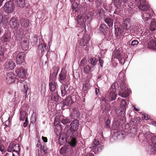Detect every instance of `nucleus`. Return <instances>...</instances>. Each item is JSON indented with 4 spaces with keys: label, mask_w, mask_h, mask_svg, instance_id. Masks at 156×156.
<instances>
[{
    "label": "nucleus",
    "mask_w": 156,
    "mask_h": 156,
    "mask_svg": "<svg viewBox=\"0 0 156 156\" xmlns=\"http://www.w3.org/2000/svg\"><path fill=\"white\" fill-rule=\"evenodd\" d=\"M20 114V121H23L25 118L27 116L28 114L26 111L24 110H21Z\"/></svg>",
    "instance_id": "nucleus-37"
},
{
    "label": "nucleus",
    "mask_w": 156,
    "mask_h": 156,
    "mask_svg": "<svg viewBox=\"0 0 156 156\" xmlns=\"http://www.w3.org/2000/svg\"><path fill=\"white\" fill-rule=\"evenodd\" d=\"M90 40L89 36L87 34H83L82 38L78 41V43L81 46L84 47L88 44Z\"/></svg>",
    "instance_id": "nucleus-13"
},
{
    "label": "nucleus",
    "mask_w": 156,
    "mask_h": 156,
    "mask_svg": "<svg viewBox=\"0 0 156 156\" xmlns=\"http://www.w3.org/2000/svg\"><path fill=\"white\" fill-rule=\"evenodd\" d=\"M111 121L109 119H108L105 122V125L104 126V128L107 129H109L110 128V125Z\"/></svg>",
    "instance_id": "nucleus-57"
},
{
    "label": "nucleus",
    "mask_w": 156,
    "mask_h": 156,
    "mask_svg": "<svg viewBox=\"0 0 156 156\" xmlns=\"http://www.w3.org/2000/svg\"><path fill=\"white\" fill-rule=\"evenodd\" d=\"M126 111V110L120 108L116 111V114L119 116L124 117V116L125 115Z\"/></svg>",
    "instance_id": "nucleus-38"
},
{
    "label": "nucleus",
    "mask_w": 156,
    "mask_h": 156,
    "mask_svg": "<svg viewBox=\"0 0 156 156\" xmlns=\"http://www.w3.org/2000/svg\"><path fill=\"white\" fill-rule=\"evenodd\" d=\"M138 7L139 9L144 12L142 13V16L144 21L145 23L149 24L151 21V16L153 15L154 13L152 9L149 5L146 4V2L142 3Z\"/></svg>",
    "instance_id": "nucleus-3"
},
{
    "label": "nucleus",
    "mask_w": 156,
    "mask_h": 156,
    "mask_svg": "<svg viewBox=\"0 0 156 156\" xmlns=\"http://www.w3.org/2000/svg\"><path fill=\"white\" fill-rule=\"evenodd\" d=\"M123 55H122L121 53L119 50H117L116 51L114 52V58H115L117 59L119 57H120Z\"/></svg>",
    "instance_id": "nucleus-49"
},
{
    "label": "nucleus",
    "mask_w": 156,
    "mask_h": 156,
    "mask_svg": "<svg viewBox=\"0 0 156 156\" xmlns=\"http://www.w3.org/2000/svg\"><path fill=\"white\" fill-rule=\"evenodd\" d=\"M103 20L105 23L107 24L109 27L113 26V19L111 17L109 16L105 17V18H103Z\"/></svg>",
    "instance_id": "nucleus-28"
},
{
    "label": "nucleus",
    "mask_w": 156,
    "mask_h": 156,
    "mask_svg": "<svg viewBox=\"0 0 156 156\" xmlns=\"http://www.w3.org/2000/svg\"><path fill=\"white\" fill-rule=\"evenodd\" d=\"M62 101L60 102L61 105V108L62 110L68 108L70 106L74 103L71 95H69L65 98H62Z\"/></svg>",
    "instance_id": "nucleus-8"
},
{
    "label": "nucleus",
    "mask_w": 156,
    "mask_h": 156,
    "mask_svg": "<svg viewBox=\"0 0 156 156\" xmlns=\"http://www.w3.org/2000/svg\"><path fill=\"white\" fill-rule=\"evenodd\" d=\"M110 91L109 94L108 99L109 101H111L115 100L116 98L117 94H118V93L113 91L112 88V85L110 89Z\"/></svg>",
    "instance_id": "nucleus-21"
},
{
    "label": "nucleus",
    "mask_w": 156,
    "mask_h": 156,
    "mask_svg": "<svg viewBox=\"0 0 156 156\" xmlns=\"http://www.w3.org/2000/svg\"><path fill=\"white\" fill-rule=\"evenodd\" d=\"M100 143L98 140L94 139L93 143L91 145V148L93 150L94 153L96 154L101 151L103 145L102 144L100 145Z\"/></svg>",
    "instance_id": "nucleus-11"
},
{
    "label": "nucleus",
    "mask_w": 156,
    "mask_h": 156,
    "mask_svg": "<svg viewBox=\"0 0 156 156\" xmlns=\"http://www.w3.org/2000/svg\"><path fill=\"white\" fill-rule=\"evenodd\" d=\"M59 70V68L58 66H54L51 69V73L58 74Z\"/></svg>",
    "instance_id": "nucleus-50"
},
{
    "label": "nucleus",
    "mask_w": 156,
    "mask_h": 156,
    "mask_svg": "<svg viewBox=\"0 0 156 156\" xmlns=\"http://www.w3.org/2000/svg\"><path fill=\"white\" fill-rule=\"evenodd\" d=\"M150 28L151 31H154L156 29V20H152L151 17L150 23Z\"/></svg>",
    "instance_id": "nucleus-30"
},
{
    "label": "nucleus",
    "mask_w": 156,
    "mask_h": 156,
    "mask_svg": "<svg viewBox=\"0 0 156 156\" xmlns=\"http://www.w3.org/2000/svg\"><path fill=\"white\" fill-rule=\"evenodd\" d=\"M33 43L36 44H37L38 39V36L37 34H35L33 37Z\"/></svg>",
    "instance_id": "nucleus-59"
},
{
    "label": "nucleus",
    "mask_w": 156,
    "mask_h": 156,
    "mask_svg": "<svg viewBox=\"0 0 156 156\" xmlns=\"http://www.w3.org/2000/svg\"><path fill=\"white\" fill-rule=\"evenodd\" d=\"M152 144H149L147 147V151L150 154L156 153V136H152L151 138Z\"/></svg>",
    "instance_id": "nucleus-9"
},
{
    "label": "nucleus",
    "mask_w": 156,
    "mask_h": 156,
    "mask_svg": "<svg viewBox=\"0 0 156 156\" xmlns=\"http://www.w3.org/2000/svg\"><path fill=\"white\" fill-rule=\"evenodd\" d=\"M115 34L116 36H119L122 35V31L117 25L114 24Z\"/></svg>",
    "instance_id": "nucleus-32"
},
{
    "label": "nucleus",
    "mask_w": 156,
    "mask_h": 156,
    "mask_svg": "<svg viewBox=\"0 0 156 156\" xmlns=\"http://www.w3.org/2000/svg\"><path fill=\"white\" fill-rule=\"evenodd\" d=\"M99 30L100 34L104 35L105 38L107 36L106 34L108 32V27L104 23L101 24L99 27Z\"/></svg>",
    "instance_id": "nucleus-17"
},
{
    "label": "nucleus",
    "mask_w": 156,
    "mask_h": 156,
    "mask_svg": "<svg viewBox=\"0 0 156 156\" xmlns=\"http://www.w3.org/2000/svg\"><path fill=\"white\" fill-rule=\"evenodd\" d=\"M67 77V72L64 68H62L59 73L58 77V80L61 83H63L66 81Z\"/></svg>",
    "instance_id": "nucleus-16"
},
{
    "label": "nucleus",
    "mask_w": 156,
    "mask_h": 156,
    "mask_svg": "<svg viewBox=\"0 0 156 156\" xmlns=\"http://www.w3.org/2000/svg\"><path fill=\"white\" fill-rule=\"evenodd\" d=\"M21 47L23 51H27L29 48V43L27 42V41L24 40L21 44Z\"/></svg>",
    "instance_id": "nucleus-34"
},
{
    "label": "nucleus",
    "mask_w": 156,
    "mask_h": 156,
    "mask_svg": "<svg viewBox=\"0 0 156 156\" xmlns=\"http://www.w3.org/2000/svg\"><path fill=\"white\" fill-rule=\"evenodd\" d=\"M15 6L13 2L7 1L3 6V10L7 14L13 13L15 9Z\"/></svg>",
    "instance_id": "nucleus-7"
},
{
    "label": "nucleus",
    "mask_w": 156,
    "mask_h": 156,
    "mask_svg": "<svg viewBox=\"0 0 156 156\" xmlns=\"http://www.w3.org/2000/svg\"><path fill=\"white\" fill-rule=\"evenodd\" d=\"M91 69V68L90 66L88 65L85 66L83 69V72L85 74H88L90 71Z\"/></svg>",
    "instance_id": "nucleus-53"
},
{
    "label": "nucleus",
    "mask_w": 156,
    "mask_h": 156,
    "mask_svg": "<svg viewBox=\"0 0 156 156\" xmlns=\"http://www.w3.org/2000/svg\"><path fill=\"white\" fill-rule=\"evenodd\" d=\"M17 19L14 17L11 18L9 23L12 28L17 29L20 27V25Z\"/></svg>",
    "instance_id": "nucleus-18"
},
{
    "label": "nucleus",
    "mask_w": 156,
    "mask_h": 156,
    "mask_svg": "<svg viewBox=\"0 0 156 156\" xmlns=\"http://www.w3.org/2000/svg\"><path fill=\"white\" fill-rule=\"evenodd\" d=\"M122 2L121 0H115L113 2V5L115 8L114 13L117 15H119V13L122 10Z\"/></svg>",
    "instance_id": "nucleus-14"
},
{
    "label": "nucleus",
    "mask_w": 156,
    "mask_h": 156,
    "mask_svg": "<svg viewBox=\"0 0 156 156\" xmlns=\"http://www.w3.org/2000/svg\"><path fill=\"white\" fill-rule=\"evenodd\" d=\"M123 121L119 120H115L113 124V126L115 129H118L122 127L123 124Z\"/></svg>",
    "instance_id": "nucleus-27"
},
{
    "label": "nucleus",
    "mask_w": 156,
    "mask_h": 156,
    "mask_svg": "<svg viewBox=\"0 0 156 156\" xmlns=\"http://www.w3.org/2000/svg\"><path fill=\"white\" fill-rule=\"evenodd\" d=\"M5 147L3 144L0 145V151L2 152V154H4L5 153Z\"/></svg>",
    "instance_id": "nucleus-64"
},
{
    "label": "nucleus",
    "mask_w": 156,
    "mask_h": 156,
    "mask_svg": "<svg viewBox=\"0 0 156 156\" xmlns=\"http://www.w3.org/2000/svg\"><path fill=\"white\" fill-rule=\"evenodd\" d=\"M9 40V34L7 33H5L1 37V41L2 43L8 42Z\"/></svg>",
    "instance_id": "nucleus-35"
},
{
    "label": "nucleus",
    "mask_w": 156,
    "mask_h": 156,
    "mask_svg": "<svg viewBox=\"0 0 156 156\" xmlns=\"http://www.w3.org/2000/svg\"><path fill=\"white\" fill-rule=\"evenodd\" d=\"M94 13L91 11L87 13L85 16V20L86 21L87 20L89 21H91L93 19Z\"/></svg>",
    "instance_id": "nucleus-29"
},
{
    "label": "nucleus",
    "mask_w": 156,
    "mask_h": 156,
    "mask_svg": "<svg viewBox=\"0 0 156 156\" xmlns=\"http://www.w3.org/2000/svg\"><path fill=\"white\" fill-rule=\"evenodd\" d=\"M58 74L51 73V70L50 72L49 80L50 81H55L57 79Z\"/></svg>",
    "instance_id": "nucleus-42"
},
{
    "label": "nucleus",
    "mask_w": 156,
    "mask_h": 156,
    "mask_svg": "<svg viewBox=\"0 0 156 156\" xmlns=\"http://www.w3.org/2000/svg\"><path fill=\"white\" fill-rule=\"evenodd\" d=\"M61 123L64 125H66L71 122L70 118L69 117H64L61 118Z\"/></svg>",
    "instance_id": "nucleus-39"
},
{
    "label": "nucleus",
    "mask_w": 156,
    "mask_h": 156,
    "mask_svg": "<svg viewBox=\"0 0 156 156\" xmlns=\"http://www.w3.org/2000/svg\"><path fill=\"white\" fill-rule=\"evenodd\" d=\"M36 115V113L35 114V115L34 114V113H33L31 115L30 118V125L29 126V127H30V124L31 123H33L35 122L36 121V117L35 116Z\"/></svg>",
    "instance_id": "nucleus-56"
},
{
    "label": "nucleus",
    "mask_w": 156,
    "mask_h": 156,
    "mask_svg": "<svg viewBox=\"0 0 156 156\" xmlns=\"http://www.w3.org/2000/svg\"><path fill=\"white\" fill-rule=\"evenodd\" d=\"M60 88L62 96L63 97L67 93V91H66V87L61 86Z\"/></svg>",
    "instance_id": "nucleus-48"
},
{
    "label": "nucleus",
    "mask_w": 156,
    "mask_h": 156,
    "mask_svg": "<svg viewBox=\"0 0 156 156\" xmlns=\"http://www.w3.org/2000/svg\"><path fill=\"white\" fill-rule=\"evenodd\" d=\"M72 115H73V119H76L78 118L80 116V113L79 112L77 111H75L72 113Z\"/></svg>",
    "instance_id": "nucleus-58"
},
{
    "label": "nucleus",
    "mask_w": 156,
    "mask_h": 156,
    "mask_svg": "<svg viewBox=\"0 0 156 156\" xmlns=\"http://www.w3.org/2000/svg\"><path fill=\"white\" fill-rule=\"evenodd\" d=\"M79 123V121L77 119L71 121L70 125L67 127L68 129L66 132L67 136L72 137L73 138L77 136Z\"/></svg>",
    "instance_id": "nucleus-4"
},
{
    "label": "nucleus",
    "mask_w": 156,
    "mask_h": 156,
    "mask_svg": "<svg viewBox=\"0 0 156 156\" xmlns=\"http://www.w3.org/2000/svg\"><path fill=\"white\" fill-rule=\"evenodd\" d=\"M88 62L92 66V67L96 65L98 61L97 59L94 57H91L90 56L88 57Z\"/></svg>",
    "instance_id": "nucleus-33"
},
{
    "label": "nucleus",
    "mask_w": 156,
    "mask_h": 156,
    "mask_svg": "<svg viewBox=\"0 0 156 156\" xmlns=\"http://www.w3.org/2000/svg\"><path fill=\"white\" fill-rule=\"evenodd\" d=\"M130 20L129 18H126L123 20L122 21V27L123 29L125 30V32H129V28L128 26L129 24Z\"/></svg>",
    "instance_id": "nucleus-19"
},
{
    "label": "nucleus",
    "mask_w": 156,
    "mask_h": 156,
    "mask_svg": "<svg viewBox=\"0 0 156 156\" xmlns=\"http://www.w3.org/2000/svg\"><path fill=\"white\" fill-rule=\"evenodd\" d=\"M78 24L80 25L82 31H84V32L86 31V26L84 21V18L83 16L81 15H77L76 19Z\"/></svg>",
    "instance_id": "nucleus-12"
},
{
    "label": "nucleus",
    "mask_w": 156,
    "mask_h": 156,
    "mask_svg": "<svg viewBox=\"0 0 156 156\" xmlns=\"http://www.w3.org/2000/svg\"><path fill=\"white\" fill-rule=\"evenodd\" d=\"M16 66L15 62L13 61H11L6 63L5 68L7 70H12L14 69Z\"/></svg>",
    "instance_id": "nucleus-25"
},
{
    "label": "nucleus",
    "mask_w": 156,
    "mask_h": 156,
    "mask_svg": "<svg viewBox=\"0 0 156 156\" xmlns=\"http://www.w3.org/2000/svg\"><path fill=\"white\" fill-rule=\"evenodd\" d=\"M145 2H146V0H136V4L138 6V7L142 3Z\"/></svg>",
    "instance_id": "nucleus-62"
},
{
    "label": "nucleus",
    "mask_w": 156,
    "mask_h": 156,
    "mask_svg": "<svg viewBox=\"0 0 156 156\" xmlns=\"http://www.w3.org/2000/svg\"><path fill=\"white\" fill-rule=\"evenodd\" d=\"M101 0H96L95 4L97 8L100 7L101 4Z\"/></svg>",
    "instance_id": "nucleus-60"
},
{
    "label": "nucleus",
    "mask_w": 156,
    "mask_h": 156,
    "mask_svg": "<svg viewBox=\"0 0 156 156\" xmlns=\"http://www.w3.org/2000/svg\"><path fill=\"white\" fill-rule=\"evenodd\" d=\"M49 90L50 92H49L52 93L55 92L56 90V89L57 87L58 86L57 83L55 81H51L49 83Z\"/></svg>",
    "instance_id": "nucleus-24"
},
{
    "label": "nucleus",
    "mask_w": 156,
    "mask_h": 156,
    "mask_svg": "<svg viewBox=\"0 0 156 156\" xmlns=\"http://www.w3.org/2000/svg\"><path fill=\"white\" fill-rule=\"evenodd\" d=\"M14 143L15 141H12L10 143L7 149V151L8 152H11L12 151V150L15 145Z\"/></svg>",
    "instance_id": "nucleus-47"
},
{
    "label": "nucleus",
    "mask_w": 156,
    "mask_h": 156,
    "mask_svg": "<svg viewBox=\"0 0 156 156\" xmlns=\"http://www.w3.org/2000/svg\"><path fill=\"white\" fill-rule=\"evenodd\" d=\"M39 145L40 146L41 151H41H42L44 154L49 153V151L48 150V148L46 146L45 143H43L42 144H39Z\"/></svg>",
    "instance_id": "nucleus-31"
},
{
    "label": "nucleus",
    "mask_w": 156,
    "mask_h": 156,
    "mask_svg": "<svg viewBox=\"0 0 156 156\" xmlns=\"http://www.w3.org/2000/svg\"><path fill=\"white\" fill-rule=\"evenodd\" d=\"M52 55L53 56H55V53L53 51H50L49 50H48L47 51V54L45 55V56L47 58V60H49V58H50V57Z\"/></svg>",
    "instance_id": "nucleus-52"
},
{
    "label": "nucleus",
    "mask_w": 156,
    "mask_h": 156,
    "mask_svg": "<svg viewBox=\"0 0 156 156\" xmlns=\"http://www.w3.org/2000/svg\"><path fill=\"white\" fill-rule=\"evenodd\" d=\"M140 119L136 117L132 119L129 122L130 129H129L130 133L135 134L137 132L138 129V123L140 122Z\"/></svg>",
    "instance_id": "nucleus-6"
},
{
    "label": "nucleus",
    "mask_w": 156,
    "mask_h": 156,
    "mask_svg": "<svg viewBox=\"0 0 156 156\" xmlns=\"http://www.w3.org/2000/svg\"><path fill=\"white\" fill-rule=\"evenodd\" d=\"M46 45L45 44L41 43L39 45L38 47H41V48H40L41 49V55L43 56L44 55V52L47 50L46 48Z\"/></svg>",
    "instance_id": "nucleus-40"
},
{
    "label": "nucleus",
    "mask_w": 156,
    "mask_h": 156,
    "mask_svg": "<svg viewBox=\"0 0 156 156\" xmlns=\"http://www.w3.org/2000/svg\"><path fill=\"white\" fill-rule=\"evenodd\" d=\"M128 57H124V55H122L120 57H119L117 59H118L119 62L122 65H123L124 63L125 62Z\"/></svg>",
    "instance_id": "nucleus-44"
},
{
    "label": "nucleus",
    "mask_w": 156,
    "mask_h": 156,
    "mask_svg": "<svg viewBox=\"0 0 156 156\" xmlns=\"http://www.w3.org/2000/svg\"><path fill=\"white\" fill-rule=\"evenodd\" d=\"M90 86L89 84L88 83H85L83 85L82 90L84 92V96L86 95V93L87 92V90Z\"/></svg>",
    "instance_id": "nucleus-45"
},
{
    "label": "nucleus",
    "mask_w": 156,
    "mask_h": 156,
    "mask_svg": "<svg viewBox=\"0 0 156 156\" xmlns=\"http://www.w3.org/2000/svg\"><path fill=\"white\" fill-rule=\"evenodd\" d=\"M120 80L119 84L115 82L112 85L113 91L118 93V95L123 98L128 97L131 92V90L128 85L125 83V75L123 73H120L118 77Z\"/></svg>",
    "instance_id": "nucleus-2"
},
{
    "label": "nucleus",
    "mask_w": 156,
    "mask_h": 156,
    "mask_svg": "<svg viewBox=\"0 0 156 156\" xmlns=\"http://www.w3.org/2000/svg\"><path fill=\"white\" fill-rule=\"evenodd\" d=\"M30 92V90L28 88L27 84L25 83L23 84V88L22 89V93L25 95V97L27 98Z\"/></svg>",
    "instance_id": "nucleus-26"
},
{
    "label": "nucleus",
    "mask_w": 156,
    "mask_h": 156,
    "mask_svg": "<svg viewBox=\"0 0 156 156\" xmlns=\"http://www.w3.org/2000/svg\"><path fill=\"white\" fill-rule=\"evenodd\" d=\"M101 110L103 113L107 115L110 111V109L108 106L104 105L101 106Z\"/></svg>",
    "instance_id": "nucleus-36"
},
{
    "label": "nucleus",
    "mask_w": 156,
    "mask_h": 156,
    "mask_svg": "<svg viewBox=\"0 0 156 156\" xmlns=\"http://www.w3.org/2000/svg\"><path fill=\"white\" fill-rule=\"evenodd\" d=\"M127 103L124 99L121 100L120 103V108L126 110Z\"/></svg>",
    "instance_id": "nucleus-46"
},
{
    "label": "nucleus",
    "mask_w": 156,
    "mask_h": 156,
    "mask_svg": "<svg viewBox=\"0 0 156 156\" xmlns=\"http://www.w3.org/2000/svg\"><path fill=\"white\" fill-rule=\"evenodd\" d=\"M79 10L80 11V14L79 15H81L83 16L84 15L86 14L87 12V9L84 6H81L79 9Z\"/></svg>",
    "instance_id": "nucleus-41"
},
{
    "label": "nucleus",
    "mask_w": 156,
    "mask_h": 156,
    "mask_svg": "<svg viewBox=\"0 0 156 156\" xmlns=\"http://www.w3.org/2000/svg\"><path fill=\"white\" fill-rule=\"evenodd\" d=\"M16 76L12 72H9L7 73L6 78L7 83L9 84L14 83L16 82Z\"/></svg>",
    "instance_id": "nucleus-15"
},
{
    "label": "nucleus",
    "mask_w": 156,
    "mask_h": 156,
    "mask_svg": "<svg viewBox=\"0 0 156 156\" xmlns=\"http://www.w3.org/2000/svg\"><path fill=\"white\" fill-rule=\"evenodd\" d=\"M16 2L17 6L23 8H27L28 5L27 0H16Z\"/></svg>",
    "instance_id": "nucleus-23"
},
{
    "label": "nucleus",
    "mask_w": 156,
    "mask_h": 156,
    "mask_svg": "<svg viewBox=\"0 0 156 156\" xmlns=\"http://www.w3.org/2000/svg\"><path fill=\"white\" fill-rule=\"evenodd\" d=\"M54 125L57 127L60 125V118L58 116H56L54 120Z\"/></svg>",
    "instance_id": "nucleus-54"
},
{
    "label": "nucleus",
    "mask_w": 156,
    "mask_h": 156,
    "mask_svg": "<svg viewBox=\"0 0 156 156\" xmlns=\"http://www.w3.org/2000/svg\"><path fill=\"white\" fill-rule=\"evenodd\" d=\"M51 100L54 102H58L59 101V99L61 100L62 98L60 97L58 93V91H55V92L51 93L49 92Z\"/></svg>",
    "instance_id": "nucleus-20"
},
{
    "label": "nucleus",
    "mask_w": 156,
    "mask_h": 156,
    "mask_svg": "<svg viewBox=\"0 0 156 156\" xmlns=\"http://www.w3.org/2000/svg\"><path fill=\"white\" fill-rule=\"evenodd\" d=\"M138 43L139 42L136 39H134L131 41V45L133 47H136L137 46Z\"/></svg>",
    "instance_id": "nucleus-63"
},
{
    "label": "nucleus",
    "mask_w": 156,
    "mask_h": 156,
    "mask_svg": "<svg viewBox=\"0 0 156 156\" xmlns=\"http://www.w3.org/2000/svg\"><path fill=\"white\" fill-rule=\"evenodd\" d=\"M66 133H60L58 140L66 142L64 147H62L59 150L61 154H64V156H71L73 151L75 149L77 144L76 141L73 139L72 137L69 136Z\"/></svg>",
    "instance_id": "nucleus-1"
},
{
    "label": "nucleus",
    "mask_w": 156,
    "mask_h": 156,
    "mask_svg": "<svg viewBox=\"0 0 156 156\" xmlns=\"http://www.w3.org/2000/svg\"><path fill=\"white\" fill-rule=\"evenodd\" d=\"M6 49L4 47L1 46L0 47V56L1 57L4 55Z\"/></svg>",
    "instance_id": "nucleus-55"
},
{
    "label": "nucleus",
    "mask_w": 156,
    "mask_h": 156,
    "mask_svg": "<svg viewBox=\"0 0 156 156\" xmlns=\"http://www.w3.org/2000/svg\"><path fill=\"white\" fill-rule=\"evenodd\" d=\"M15 73L16 74V76L20 78V79H22V81H24L26 77L27 73V69L23 67L19 68H16L15 69Z\"/></svg>",
    "instance_id": "nucleus-10"
},
{
    "label": "nucleus",
    "mask_w": 156,
    "mask_h": 156,
    "mask_svg": "<svg viewBox=\"0 0 156 156\" xmlns=\"http://www.w3.org/2000/svg\"><path fill=\"white\" fill-rule=\"evenodd\" d=\"M20 149L19 146V145L17 144H15L14 148L12 150V151L16 152L18 155H19L20 154Z\"/></svg>",
    "instance_id": "nucleus-43"
},
{
    "label": "nucleus",
    "mask_w": 156,
    "mask_h": 156,
    "mask_svg": "<svg viewBox=\"0 0 156 156\" xmlns=\"http://www.w3.org/2000/svg\"><path fill=\"white\" fill-rule=\"evenodd\" d=\"M26 53L24 51H15L13 54V57L14 59L17 66H26V63L25 60Z\"/></svg>",
    "instance_id": "nucleus-5"
},
{
    "label": "nucleus",
    "mask_w": 156,
    "mask_h": 156,
    "mask_svg": "<svg viewBox=\"0 0 156 156\" xmlns=\"http://www.w3.org/2000/svg\"><path fill=\"white\" fill-rule=\"evenodd\" d=\"M16 35L18 36L22 35L23 33V29L20 27L17 29H14Z\"/></svg>",
    "instance_id": "nucleus-51"
},
{
    "label": "nucleus",
    "mask_w": 156,
    "mask_h": 156,
    "mask_svg": "<svg viewBox=\"0 0 156 156\" xmlns=\"http://www.w3.org/2000/svg\"><path fill=\"white\" fill-rule=\"evenodd\" d=\"M20 22L21 27L24 28H27L29 26V20L27 18H22L20 20Z\"/></svg>",
    "instance_id": "nucleus-22"
},
{
    "label": "nucleus",
    "mask_w": 156,
    "mask_h": 156,
    "mask_svg": "<svg viewBox=\"0 0 156 156\" xmlns=\"http://www.w3.org/2000/svg\"><path fill=\"white\" fill-rule=\"evenodd\" d=\"M5 21L3 20V16L2 15H0V26H3L5 25Z\"/></svg>",
    "instance_id": "nucleus-61"
}]
</instances>
